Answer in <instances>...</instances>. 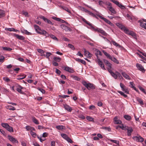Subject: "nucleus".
<instances>
[{
	"mask_svg": "<svg viewBox=\"0 0 146 146\" xmlns=\"http://www.w3.org/2000/svg\"><path fill=\"white\" fill-rule=\"evenodd\" d=\"M82 20L84 22L90 27V29L92 30L100 33L104 36H106L108 35V34L102 29L94 27L91 23H90L84 18H83Z\"/></svg>",
	"mask_w": 146,
	"mask_h": 146,
	"instance_id": "1",
	"label": "nucleus"
},
{
	"mask_svg": "<svg viewBox=\"0 0 146 146\" xmlns=\"http://www.w3.org/2000/svg\"><path fill=\"white\" fill-rule=\"evenodd\" d=\"M108 71L110 73L112 77H113L115 79H117V77H118V78L120 80H122L123 79L122 76L119 72L116 71L115 73L111 70L109 69L108 70Z\"/></svg>",
	"mask_w": 146,
	"mask_h": 146,
	"instance_id": "2",
	"label": "nucleus"
},
{
	"mask_svg": "<svg viewBox=\"0 0 146 146\" xmlns=\"http://www.w3.org/2000/svg\"><path fill=\"white\" fill-rule=\"evenodd\" d=\"M37 33L40 35H44L47 37H48L49 36V34L47 32L42 29H41L38 26H37Z\"/></svg>",
	"mask_w": 146,
	"mask_h": 146,
	"instance_id": "3",
	"label": "nucleus"
},
{
	"mask_svg": "<svg viewBox=\"0 0 146 146\" xmlns=\"http://www.w3.org/2000/svg\"><path fill=\"white\" fill-rule=\"evenodd\" d=\"M82 83L89 90L91 89H94L95 88V86L92 84L90 83H88L85 81H83Z\"/></svg>",
	"mask_w": 146,
	"mask_h": 146,
	"instance_id": "4",
	"label": "nucleus"
},
{
	"mask_svg": "<svg viewBox=\"0 0 146 146\" xmlns=\"http://www.w3.org/2000/svg\"><path fill=\"white\" fill-rule=\"evenodd\" d=\"M132 138L134 140L137 142L141 143L143 142L144 140V139L140 135L133 136V137Z\"/></svg>",
	"mask_w": 146,
	"mask_h": 146,
	"instance_id": "5",
	"label": "nucleus"
},
{
	"mask_svg": "<svg viewBox=\"0 0 146 146\" xmlns=\"http://www.w3.org/2000/svg\"><path fill=\"white\" fill-rule=\"evenodd\" d=\"M97 15L101 19H103L105 22L106 23L110 25L111 26H114V24L112 23L110 21L108 20L107 19L102 17V16H101L100 15Z\"/></svg>",
	"mask_w": 146,
	"mask_h": 146,
	"instance_id": "6",
	"label": "nucleus"
},
{
	"mask_svg": "<svg viewBox=\"0 0 146 146\" xmlns=\"http://www.w3.org/2000/svg\"><path fill=\"white\" fill-rule=\"evenodd\" d=\"M124 32L128 35H131L134 38L136 37V34L132 31H130L127 29Z\"/></svg>",
	"mask_w": 146,
	"mask_h": 146,
	"instance_id": "7",
	"label": "nucleus"
},
{
	"mask_svg": "<svg viewBox=\"0 0 146 146\" xmlns=\"http://www.w3.org/2000/svg\"><path fill=\"white\" fill-rule=\"evenodd\" d=\"M39 17L43 19L45 22L51 25H53V23L51 21L49 20L47 18H46L44 16H41L40 17Z\"/></svg>",
	"mask_w": 146,
	"mask_h": 146,
	"instance_id": "8",
	"label": "nucleus"
},
{
	"mask_svg": "<svg viewBox=\"0 0 146 146\" xmlns=\"http://www.w3.org/2000/svg\"><path fill=\"white\" fill-rule=\"evenodd\" d=\"M8 138L9 140L13 143H18V141L15 138L10 135H8Z\"/></svg>",
	"mask_w": 146,
	"mask_h": 146,
	"instance_id": "9",
	"label": "nucleus"
},
{
	"mask_svg": "<svg viewBox=\"0 0 146 146\" xmlns=\"http://www.w3.org/2000/svg\"><path fill=\"white\" fill-rule=\"evenodd\" d=\"M136 66L139 70L142 71L143 72H145V70L141 64L137 63L136 64Z\"/></svg>",
	"mask_w": 146,
	"mask_h": 146,
	"instance_id": "10",
	"label": "nucleus"
},
{
	"mask_svg": "<svg viewBox=\"0 0 146 146\" xmlns=\"http://www.w3.org/2000/svg\"><path fill=\"white\" fill-rule=\"evenodd\" d=\"M127 135L128 136H130L131 135V133L133 131L132 128L131 127H127Z\"/></svg>",
	"mask_w": 146,
	"mask_h": 146,
	"instance_id": "11",
	"label": "nucleus"
},
{
	"mask_svg": "<svg viewBox=\"0 0 146 146\" xmlns=\"http://www.w3.org/2000/svg\"><path fill=\"white\" fill-rule=\"evenodd\" d=\"M83 50L84 51L86 56L88 58H90L92 56V54L90 53L88 51L86 50L85 48H84Z\"/></svg>",
	"mask_w": 146,
	"mask_h": 146,
	"instance_id": "12",
	"label": "nucleus"
},
{
	"mask_svg": "<svg viewBox=\"0 0 146 146\" xmlns=\"http://www.w3.org/2000/svg\"><path fill=\"white\" fill-rule=\"evenodd\" d=\"M98 63L99 65L104 70H105L104 67V65L102 61L100 60V59H98Z\"/></svg>",
	"mask_w": 146,
	"mask_h": 146,
	"instance_id": "13",
	"label": "nucleus"
},
{
	"mask_svg": "<svg viewBox=\"0 0 146 146\" xmlns=\"http://www.w3.org/2000/svg\"><path fill=\"white\" fill-rule=\"evenodd\" d=\"M64 70L70 73H72L74 72V70L72 68L68 66L65 67L64 68Z\"/></svg>",
	"mask_w": 146,
	"mask_h": 146,
	"instance_id": "14",
	"label": "nucleus"
},
{
	"mask_svg": "<svg viewBox=\"0 0 146 146\" xmlns=\"http://www.w3.org/2000/svg\"><path fill=\"white\" fill-rule=\"evenodd\" d=\"M60 27L61 28L66 31H70L71 30L70 29L69 27L64 25H61Z\"/></svg>",
	"mask_w": 146,
	"mask_h": 146,
	"instance_id": "15",
	"label": "nucleus"
},
{
	"mask_svg": "<svg viewBox=\"0 0 146 146\" xmlns=\"http://www.w3.org/2000/svg\"><path fill=\"white\" fill-rule=\"evenodd\" d=\"M63 106L65 110L68 111L70 112L72 110L71 108L67 104H64Z\"/></svg>",
	"mask_w": 146,
	"mask_h": 146,
	"instance_id": "16",
	"label": "nucleus"
},
{
	"mask_svg": "<svg viewBox=\"0 0 146 146\" xmlns=\"http://www.w3.org/2000/svg\"><path fill=\"white\" fill-rule=\"evenodd\" d=\"M121 74L122 76L126 79L130 80L131 79V77L124 72H122Z\"/></svg>",
	"mask_w": 146,
	"mask_h": 146,
	"instance_id": "17",
	"label": "nucleus"
},
{
	"mask_svg": "<svg viewBox=\"0 0 146 146\" xmlns=\"http://www.w3.org/2000/svg\"><path fill=\"white\" fill-rule=\"evenodd\" d=\"M114 123L116 124H121L122 123V121L118 119L117 117H115L114 118Z\"/></svg>",
	"mask_w": 146,
	"mask_h": 146,
	"instance_id": "18",
	"label": "nucleus"
},
{
	"mask_svg": "<svg viewBox=\"0 0 146 146\" xmlns=\"http://www.w3.org/2000/svg\"><path fill=\"white\" fill-rule=\"evenodd\" d=\"M116 25L120 28L124 32L127 29L124 26H123L121 24L119 23H117Z\"/></svg>",
	"mask_w": 146,
	"mask_h": 146,
	"instance_id": "19",
	"label": "nucleus"
},
{
	"mask_svg": "<svg viewBox=\"0 0 146 146\" xmlns=\"http://www.w3.org/2000/svg\"><path fill=\"white\" fill-rule=\"evenodd\" d=\"M110 43H112L116 47H118V48H120L122 47L120 45L118 44L115 41L112 40L110 42Z\"/></svg>",
	"mask_w": 146,
	"mask_h": 146,
	"instance_id": "20",
	"label": "nucleus"
},
{
	"mask_svg": "<svg viewBox=\"0 0 146 146\" xmlns=\"http://www.w3.org/2000/svg\"><path fill=\"white\" fill-rule=\"evenodd\" d=\"M14 36L17 38L21 40H24L25 38L24 36L19 35L18 34H15Z\"/></svg>",
	"mask_w": 146,
	"mask_h": 146,
	"instance_id": "21",
	"label": "nucleus"
},
{
	"mask_svg": "<svg viewBox=\"0 0 146 146\" xmlns=\"http://www.w3.org/2000/svg\"><path fill=\"white\" fill-rule=\"evenodd\" d=\"M139 22L140 23V26L141 27L144 29H146V23H143L141 20L139 21Z\"/></svg>",
	"mask_w": 146,
	"mask_h": 146,
	"instance_id": "22",
	"label": "nucleus"
},
{
	"mask_svg": "<svg viewBox=\"0 0 146 146\" xmlns=\"http://www.w3.org/2000/svg\"><path fill=\"white\" fill-rule=\"evenodd\" d=\"M56 128L58 130L65 129L66 127L65 126L62 125H59L56 126Z\"/></svg>",
	"mask_w": 146,
	"mask_h": 146,
	"instance_id": "23",
	"label": "nucleus"
},
{
	"mask_svg": "<svg viewBox=\"0 0 146 146\" xmlns=\"http://www.w3.org/2000/svg\"><path fill=\"white\" fill-rule=\"evenodd\" d=\"M110 59L117 64L119 63V62L118 60L116 59V58L113 57L111 56L110 58Z\"/></svg>",
	"mask_w": 146,
	"mask_h": 146,
	"instance_id": "24",
	"label": "nucleus"
},
{
	"mask_svg": "<svg viewBox=\"0 0 146 146\" xmlns=\"http://www.w3.org/2000/svg\"><path fill=\"white\" fill-rule=\"evenodd\" d=\"M21 31L22 33H25L27 35H30L31 34L30 33L28 32L26 30H21Z\"/></svg>",
	"mask_w": 146,
	"mask_h": 146,
	"instance_id": "25",
	"label": "nucleus"
},
{
	"mask_svg": "<svg viewBox=\"0 0 146 146\" xmlns=\"http://www.w3.org/2000/svg\"><path fill=\"white\" fill-rule=\"evenodd\" d=\"M37 51L41 54V56H44V51L43 50L41 49H37Z\"/></svg>",
	"mask_w": 146,
	"mask_h": 146,
	"instance_id": "26",
	"label": "nucleus"
},
{
	"mask_svg": "<svg viewBox=\"0 0 146 146\" xmlns=\"http://www.w3.org/2000/svg\"><path fill=\"white\" fill-rule=\"evenodd\" d=\"M102 51L107 58L110 59L111 56L109 54H108L104 50H102Z\"/></svg>",
	"mask_w": 146,
	"mask_h": 146,
	"instance_id": "27",
	"label": "nucleus"
},
{
	"mask_svg": "<svg viewBox=\"0 0 146 146\" xmlns=\"http://www.w3.org/2000/svg\"><path fill=\"white\" fill-rule=\"evenodd\" d=\"M26 75H24L22 76L19 75L17 76L18 77L17 78V79L18 80H22L25 78L26 77Z\"/></svg>",
	"mask_w": 146,
	"mask_h": 146,
	"instance_id": "28",
	"label": "nucleus"
},
{
	"mask_svg": "<svg viewBox=\"0 0 146 146\" xmlns=\"http://www.w3.org/2000/svg\"><path fill=\"white\" fill-rule=\"evenodd\" d=\"M106 65L109 68H108V70L109 69L110 70V69L111 68V64L108 61L106 60L105 62Z\"/></svg>",
	"mask_w": 146,
	"mask_h": 146,
	"instance_id": "29",
	"label": "nucleus"
},
{
	"mask_svg": "<svg viewBox=\"0 0 146 146\" xmlns=\"http://www.w3.org/2000/svg\"><path fill=\"white\" fill-rule=\"evenodd\" d=\"M137 100L139 102L141 105H143V103L142 100L141 98L138 97L136 98Z\"/></svg>",
	"mask_w": 146,
	"mask_h": 146,
	"instance_id": "30",
	"label": "nucleus"
},
{
	"mask_svg": "<svg viewBox=\"0 0 146 146\" xmlns=\"http://www.w3.org/2000/svg\"><path fill=\"white\" fill-rule=\"evenodd\" d=\"M109 11L111 12V13L113 14H115L116 13V12L114 9L112 7H109L108 9Z\"/></svg>",
	"mask_w": 146,
	"mask_h": 146,
	"instance_id": "31",
	"label": "nucleus"
},
{
	"mask_svg": "<svg viewBox=\"0 0 146 146\" xmlns=\"http://www.w3.org/2000/svg\"><path fill=\"white\" fill-rule=\"evenodd\" d=\"M124 117L127 120L130 121V120L131 119V116L127 115H125L124 116Z\"/></svg>",
	"mask_w": 146,
	"mask_h": 146,
	"instance_id": "32",
	"label": "nucleus"
},
{
	"mask_svg": "<svg viewBox=\"0 0 146 146\" xmlns=\"http://www.w3.org/2000/svg\"><path fill=\"white\" fill-rule=\"evenodd\" d=\"M5 14L4 11L0 10V18L3 17L5 15Z\"/></svg>",
	"mask_w": 146,
	"mask_h": 146,
	"instance_id": "33",
	"label": "nucleus"
},
{
	"mask_svg": "<svg viewBox=\"0 0 146 146\" xmlns=\"http://www.w3.org/2000/svg\"><path fill=\"white\" fill-rule=\"evenodd\" d=\"M7 131H8L10 132H13V128L12 127L10 126L9 125V127H8L6 129Z\"/></svg>",
	"mask_w": 146,
	"mask_h": 146,
	"instance_id": "34",
	"label": "nucleus"
},
{
	"mask_svg": "<svg viewBox=\"0 0 146 146\" xmlns=\"http://www.w3.org/2000/svg\"><path fill=\"white\" fill-rule=\"evenodd\" d=\"M62 9H63L64 10H65L66 11H67L68 13H71L69 9H68V8H67V7H64V6H62Z\"/></svg>",
	"mask_w": 146,
	"mask_h": 146,
	"instance_id": "35",
	"label": "nucleus"
},
{
	"mask_svg": "<svg viewBox=\"0 0 146 146\" xmlns=\"http://www.w3.org/2000/svg\"><path fill=\"white\" fill-rule=\"evenodd\" d=\"M61 135L64 139H65L66 140L68 137L67 135L64 133L61 134Z\"/></svg>",
	"mask_w": 146,
	"mask_h": 146,
	"instance_id": "36",
	"label": "nucleus"
},
{
	"mask_svg": "<svg viewBox=\"0 0 146 146\" xmlns=\"http://www.w3.org/2000/svg\"><path fill=\"white\" fill-rule=\"evenodd\" d=\"M49 36H50V38H52L54 40H56L57 41L58 40V39L56 37H55V36H54L53 35H50L49 34V36L48 37H49Z\"/></svg>",
	"mask_w": 146,
	"mask_h": 146,
	"instance_id": "37",
	"label": "nucleus"
},
{
	"mask_svg": "<svg viewBox=\"0 0 146 146\" xmlns=\"http://www.w3.org/2000/svg\"><path fill=\"white\" fill-rule=\"evenodd\" d=\"M127 127L123 124H122L121 125H120V128L123 130H126L127 128Z\"/></svg>",
	"mask_w": 146,
	"mask_h": 146,
	"instance_id": "38",
	"label": "nucleus"
},
{
	"mask_svg": "<svg viewBox=\"0 0 146 146\" xmlns=\"http://www.w3.org/2000/svg\"><path fill=\"white\" fill-rule=\"evenodd\" d=\"M120 86L121 88L122 91H123V90H124L126 88L125 86L121 83H120Z\"/></svg>",
	"mask_w": 146,
	"mask_h": 146,
	"instance_id": "39",
	"label": "nucleus"
},
{
	"mask_svg": "<svg viewBox=\"0 0 146 146\" xmlns=\"http://www.w3.org/2000/svg\"><path fill=\"white\" fill-rule=\"evenodd\" d=\"M7 108L11 110H15V108L11 106H8Z\"/></svg>",
	"mask_w": 146,
	"mask_h": 146,
	"instance_id": "40",
	"label": "nucleus"
},
{
	"mask_svg": "<svg viewBox=\"0 0 146 146\" xmlns=\"http://www.w3.org/2000/svg\"><path fill=\"white\" fill-rule=\"evenodd\" d=\"M119 93L121 95L124 96L125 98H126L127 97V95L125 94L123 92L121 91H118L117 92Z\"/></svg>",
	"mask_w": 146,
	"mask_h": 146,
	"instance_id": "41",
	"label": "nucleus"
},
{
	"mask_svg": "<svg viewBox=\"0 0 146 146\" xmlns=\"http://www.w3.org/2000/svg\"><path fill=\"white\" fill-rule=\"evenodd\" d=\"M1 125L2 127L5 128L6 129L8 127H9V125L7 123H2L1 124Z\"/></svg>",
	"mask_w": 146,
	"mask_h": 146,
	"instance_id": "42",
	"label": "nucleus"
},
{
	"mask_svg": "<svg viewBox=\"0 0 146 146\" xmlns=\"http://www.w3.org/2000/svg\"><path fill=\"white\" fill-rule=\"evenodd\" d=\"M53 59L55 61L58 62H59L61 60V58L60 57H54Z\"/></svg>",
	"mask_w": 146,
	"mask_h": 146,
	"instance_id": "43",
	"label": "nucleus"
},
{
	"mask_svg": "<svg viewBox=\"0 0 146 146\" xmlns=\"http://www.w3.org/2000/svg\"><path fill=\"white\" fill-rule=\"evenodd\" d=\"M89 15H90L91 16H92L93 17H96V15L93 13H92L91 12L88 10L87 12V13Z\"/></svg>",
	"mask_w": 146,
	"mask_h": 146,
	"instance_id": "44",
	"label": "nucleus"
},
{
	"mask_svg": "<svg viewBox=\"0 0 146 146\" xmlns=\"http://www.w3.org/2000/svg\"><path fill=\"white\" fill-rule=\"evenodd\" d=\"M117 5L118 7H120L121 9H125V7L119 3V4H118V5Z\"/></svg>",
	"mask_w": 146,
	"mask_h": 146,
	"instance_id": "45",
	"label": "nucleus"
},
{
	"mask_svg": "<svg viewBox=\"0 0 146 146\" xmlns=\"http://www.w3.org/2000/svg\"><path fill=\"white\" fill-rule=\"evenodd\" d=\"M102 128L109 131H111V128L110 127H103Z\"/></svg>",
	"mask_w": 146,
	"mask_h": 146,
	"instance_id": "46",
	"label": "nucleus"
},
{
	"mask_svg": "<svg viewBox=\"0 0 146 146\" xmlns=\"http://www.w3.org/2000/svg\"><path fill=\"white\" fill-rule=\"evenodd\" d=\"M37 89L42 94H44L45 92V90L42 88H37Z\"/></svg>",
	"mask_w": 146,
	"mask_h": 146,
	"instance_id": "47",
	"label": "nucleus"
},
{
	"mask_svg": "<svg viewBox=\"0 0 146 146\" xmlns=\"http://www.w3.org/2000/svg\"><path fill=\"white\" fill-rule=\"evenodd\" d=\"M17 90L19 93H20V94H25V93L24 92H23L22 90L21 89H20L19 88H17L16 89Z\"/></svg>",
	"mask_w": 146,
	"mask_h": 146,
	"instance_id": "48",
	"label": "nucleus"
},
{
	"mask_svg": "<svg viewBox=\"0 0 146 146\" xmlns=\"http://www.w3.org/2000/svg\"><path fill=\"white\" fill-rule=\"evenodd\" d=\"M110 141H111L113 143L117 144L118 145L119 144V141H117V140H115L111 139H110Z\"/></svg>",
	"mask_w": 146,
	"mask_h": 146,
	"instance_id": "49",
	"label": "nucleus"
},
{
	"mask_svg": "<svg viewBox=\"0 0 146 146\" xmlns=\"http://www.w3.org/2000/svg\"><path fill=\"white\" fill-rule=\"evenodd\" d=\"M2 48L3 50H6V51H11L12 50V48L7 47H2Z\"/></svg>",
	"mask_w": 146,
	"mask_h": 146,
	"instance_id": "50",
	"label": "nucleus"
},
{
	"mask_svg": "<svg viewBox=\"0 0 146 146\" xmlns=\"http://www.w3.org/2000/svg\"><path fill=\"white\" fill-rule=\"evenodd\" d=\"M87 119L90 121H92L94 120V119L90 116H87L86 117Z\"/></svg>",
	"mask_w": 146,
	"mask_h": 146,
	"instance_id": "51",
	"label": "nucleus"
},
{
	"mask_svg": "<svg viewBox=\"0 0 146 146\" xmlns=\"http://www.w3.org/2000/svg\"><path fill=\"white\" fill-rule=\"evenodd\" d=\"M4 58V57L1 55V54H0V62H3Z\"/></svg>",
	"mask_w": 146,
	"mask_h": 146,
	"instance_id": "52",
	"label": "nucleus"
},
{
	"mask_svg": "<svg viewBox=\"0 0 146 146\" xmlns=\"http://www.w3.org/2000/svg\"><path fill=\"white\" fill-rule=\"evenodd\" d=\"M130 84L131 85V88H133L134 90H135V84L133 82H130Z\"/></svg>",
	"mask_w": 146,
	"mask_h": 146,
	"instance_id": "53",
	"label": "nucleus"
},
{
	"mask_svg": "<svg viewBox=\"0 0 146 146\" xmlns=\"http://www.w3.org/2000/svg\"><path fill=\"white\" fill-rule=\"evenodd\" d=\"M126 17L128 20H132V17L129 14H127Z\"/></svg>",
	"mask_w": 146,
	"mask_h": 146,
	"instance_id": "54",
	"label": "nucleus"
},
{
	"mask_svg": "<svg viewBox=\"0 0 146 146\" xmlns=\"http://www.w3.org/2000/svg\"><path fill=\"white\" fill-rule=\"evenodd\" d=\"M96 55L98 59V55H99L101 56L102 55L101 52L100 51L98 50L97 51V52L96 53Z\"/></svg>",
	"mask_w": 146,
	"mask_h": 146,
	"instance_id": "55",
	"label": "nucleus"
},
{
	"mask_svg": "<svg viewBox=\"0 0 146 146\" xmlns=\"http://www.w3.org/2000/svg\"><path fill=\"white\" fill-rule=\"evenodd\" d=\"M139 89L142 92H143L145 94H146V92L145 91V90L142 87H140Z\"/></svg>",
	"mask_w": 146,
	"mask_h": 146,
	"instance_id": "56",
	"label": "nucleus"
},
{
	"mask_svg": "<svg viewBox=\"0 0 146 146\" xmlns=\"http://www.w3.org/2000/svg\"><path fill=\"white\" fill-rule=\"evenodd\" d=\"M73 78L74 79L77 80V81H79L80 80V78H78V77L75 76H73Z\"/></svg>",
	"mask_w": 146,
	"mask_h": 146,
	"instance_id": "57",
	"label": "nucleus"
},
{
	"mask_svg": "<svg viewBox=\"0 0 146 146\" xmlns=\"http://www.w3.org/2000/svg\"><path fill=\"white\" fill-rule=\"evenodd\" d=\"M51 55V53L50 52H47L46 53V56L47 58L49 59V56Z\"/></svg>",
	"mask_w": 146,
	"mask_h": 146,
	"instance_id": "58",
	"label": "nucleus"
},
{
	"mask_svg": "<svg viewBox=\"0 0 146 146\" xmlns=\"http://www.w3.org/2000/svg\"><path fill=\"white\" fill-rule=\"evenodd\" d=\"M110 1L117 5H118V4H119V2L117 1H115V0H110Z\"/></svg>",
	"mask_w": 146,
	"mask_h": 146,
	"instance_id": "59",
	"label": "nucleus"
},
{
	"mask_svg": "<svg viewBox=\"0 0 146 146\" xmlns=\"http://www.w3.org/2000/svg\"><path fill=\"white\" fill-rule=\"evenodd\" d=\"M3 79L4 80H5L7 82H9L10 81V79L9 78H6V77H3Z\"/></svg>",
	"mask_w": 146,
	"mask_h": 146,
	"instance_id": "60",
	"label": "nucleus"
},
{
	"mask_svg": "<svg viewBox=\"0 0 146 146\" xmlns=\"http://www.w3.org/2000/svg\"><path fill=\"white\" fill-rule=\"evenodd\" d=\"M99 36H101L106 41L108 42H110V41L107 38H106L105 37L101 36L100 35H99Z\"/></svg>",
	"mask_w": 146,
	"mask_h": 146,
	"instance_id": "61",
	"label": "nucleus"
},
{
	"mask_svg": "<svg viewBox=\"0 0 146 146\" xmlns=\"http://www.w3.org/2000/svg\"><path fill=\"white\" fill-rule=\"evenodd\" d=\"M66 140L68 142L70 143H72L73 142V141L71 140V139L69 137H68Z\"/></svg>",
	"mask_w": 146,
	"mask_h": 146,
	"instance_id": "62",
	"label": "nucleus"
},
{
	"mask_svg": "<svg viewBox=\"0 0 146 146\" xmlns=\"http://www.w3.org/2000/svg\"><path fill=\"white\" fill-rule=\"evenodd\" d=\"M106 5L108 6L107 7L108 9H109V7H112L111 4L110 2L107 3L106 4Z\"/></svg>",
	"mask_w": 146,
	"mask_h": 146,
	"instance_id": "63",
	"label": "nucleus"
},
{
	"mask_svg": "<svg viewBox=\"0 0 146 146\" xmlns=\"http://www.w3.org/2000/svg\"><path fill=\"white\" fill-rule=\"evenodd\" d=\"M7 30L9 31H15V29L14 28H7Z\"/></svg>",
	"mask_w": 146,
	"mask_h": 146,
	"instance_id": "64",
	"label": "nucleus"
}]
</instances>
